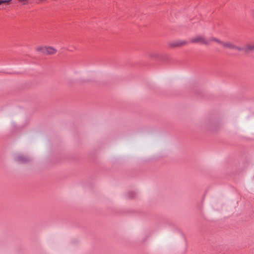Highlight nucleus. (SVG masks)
I'll list each match as a JSON object with an SVG mask.
<instances>
[{
	"label": "nucleus",
	"mask_w": 254,
	"mask_h": 254,
	"mask_svg": "<svg viewBox=\"0 0 254 254\" xmlns=\"http://www.w3.org/2000/svg\"><path fill=\"white\" fill-rule=\"evenodd\" d=\"M242 51L245 52H254V43L248 44L246 45L244 48H242Z\"/></svg>",
	"instance_id": "423d86ee"
},
{
	"label": "nucleus",
	"mask_w": 254,
	"mask_h": 254,
	"mask_svg": "<svg viewBox=\"0 0 254 254\" xmlns=\"http://www.w3.org/2000/svg\"><path fill=\"white\" fill-rule=\"evenodd\" d=\"M14 160L16 162L22 164L27 163L30 161L29 157L21 155L16 156Z\"/></svg>",
	"instance_id": "20e7f679"
},
{
	"label": "nucleus",
	"mask_w": 254,
	"mask_h": 254,
	"mask_svg": "<svg viewBox=\"0 0 254 254\" xmlns=\"http://www.w3.org/2000/svg\"><path fill=\"white\" fill-rule=\"evenodd\" d=\"M150 58H154V55L152 53H150L149 55Z\"/></svg>",
	"instance_id": "f8f14e48"
},
{
	"label": "nucleus",
	"mask_w": 254,
	"mask_h": 254,
	"mask_svg": "<svg viewBox=\"0 0 254 254\" xmlns=\"http://www.w3.org/2000/svg\"><path fill=\"white\" fill-rule=\"evenodd\" d=\"M210 129H209L208 131V132L210 133H213L216 131V130H214V129H215V128H210Z\"/></svg>",
	"instance_id": "6e6552de"
},
{
	"label": "nucleus",
	"mask_w": 254,
	"mask_h": 254,
	"mask_svg": "<svg viewBox=\"0 0 254 254\" xmlns=\"http://www.w3.org/2000/svg\"><path fill=\"white\" fill-rule=\"evenodd\" d=\"M187 44V42L182 40H179L171 42L169 43V46L171 48L180 47Z\"/></svg>",
	"instance_id": "39448f33"
},
{
	"label": "nucleus",
	"mask_w": 254,
	"mask_h": 254,
	"mask_svg": "<svg viewBox=\"0 0 254 254\" xmlns=\"http://www.w3.org/2000/svg\"><path fill=\"white\" fill-rule=\"evenodd\" d=\"M132 193V195L131 196H130L129 195V193H128V195H127V197L128 198H133L135 195V194L134 192H131Z\"/></svg>",
	"instance_id": "9d476101"
},
{
	"label": "nucleus",
	"mask_w": 254,
	"mask_h": 254,
	"mask_svg": "<svg viewBox=\"0 0 254 254\" xmlns=\"http://www.w3.org/2000/svg\"><path fill=\"white\" fill-rule=\"evenodd\" d=\"M191 42L204 45H208L209 44L208 40L202 36H197L191 39Z\"/></svg>",
	"instance_id": "7ed1b4c3"
},
{
	"label": "nucleus",
	"mask_w": 254,
	"mask_h": 254,
	"mask_svg": "<svg viewBox=\"0 0 254 254\" xmlns=\"http://www.w3.org/2000/svg\"><path fill=\"white\" fill-rule=\"evenodd\" d=\"M36 51L39 53L50 55L55 54L57 50L53 47L47 46H39L36 48Z\"/></svg>",
	"instance_id": "f257e3e1"
},
{
	"label": "nucleus",
	"mask_w": 254,
	"mask_h": 254,
	"mask_svg": "<svg viewBox=\"0 0 254 254\" xmlns=\"http://www.w3.org/2000/svg\"><path fill=\"white\" fill-rule=\"evenodd\" d=\"M208 41H214L216 43H217L218 44H220V45H221V44L222 43V41L220 40V39H217L216 38H215V37H211L209 39V40H208Z\"/></svg>",
	"instance_id": "0eeeda50"
},
{
	"label": "nucleus",
	"mask_w": 254,
	"mask_h": 254,
	"mask_svg": "<svg viewBox=\"0 0 254 254\" xmlns=\"http://www.w3.org/2000/svg\"><path fill=\"white\" fill-rule=\"evenodd\" d=\"M10 1V0H0V4H1L2 3H8Z\"/></svg>",
	"instance_id": "9b49d317"
},
{
	"label": "nucleus",
	"mask_w": 254,
	"mask_h": 254,
	"mask_svg": "<svg viewBox=\"0 0 254 254\" xmlns=\"http://www.w3.org/2000/svg\"><path fill=\"white\" fill-rule=\"evenodd\" d=\"M250 14L254 18V8H253L251 10Z\"/></svg>",
	"instance_id": "1a4fd4ad"
},
{
	"label": "nucleus",
	"mask_w": 254,
	"mask_h": 254,
	"mask_svg": "<svg viewBox=\"0 0 254 254\" xmlns=\"http://www.w3.org/2000/svg\"><path fill=\"white\" fill-rule=\"evenodd\" d=\"M221 46L224 48L230 50H235L238 51H242L243 50L242 48L238 47L230 42L223 41Z\"/></svg>",
	"instance_id": "f03ea898"
}]
</instances>
